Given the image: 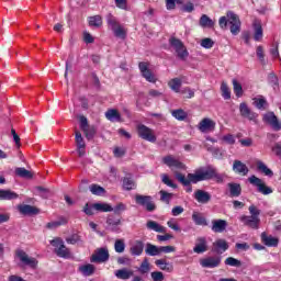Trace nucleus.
I'll return each instance as SVG.
<instances>
[{
	"mask_svg": "<svg viewBox=\"0 0 281 281\" xmlns=\"http://www.w3.org/2000/svg\"><path fill=\"white\" fill-rule=\"evenodd\" d=\"M189 179L192 183H199L201 181H210V179H217L223 181V176L216 172L214 167H200L194 173H189Z\"/></svg>",
	"mask_w": 281,
	"mask_h": 281,
	"instance_id": "f257e3e1",
	"label": "nucleus"
},
{
	"mask_svg": "<svg viewBox=\"0 0 281 281\" xmlns=\"http://www.w3.org/2000/svg\"><path fill=\"white\" fill-rule=\"evenodd\" d=\"M218 25L221 30H227V25H231L229 30L233 36H238V34H240V18H238L234 11H228L226 16H221L218 20Z\"/></svg>",
	"mask_w": 281,
	"mask_h": 281,
	"instance_id": "f03ea898",
	"label": "nucleus"
},
{
	"mask_svg": "<svg viewBox=\"0 0 281 281\" xmlns=\"http://www.w3.org/2000/svg\"><path fill=\"white\" fill-rule=\"evenodd\" d=\"M136 205L144 207L146 212H155L157 210V204L153 201V196L144 195V194H136L134 196Z\"/></svg>",
	"mask_w": 281,
	"mask_h": 281,
	"instance_id": "7ed1b4c3",
	"label": "nucleus"
},
{
	"mask_svg": "<svg viewBox=\"0 0 281 281\" xmlns=\"http://www.w3.org/2000/svg\"><path fill=\"white\" fill-rule=\"evenodd\" d=\"M136 133L140 139H144L145 142H149L150 144H155L157 142V135H155V130L144 125L138 124L136 126Z\"/></svg>",
	"mask_w": 281,
	"mask_h": 281,
	"instance_id": "20e7f679",
	"label": "nucleus"
},
{
	"mask_svg": "<svg viewBox=\"0 0 281 281\" xmlns=\"http://www.w3.org/2000/svg\"><path fill=\"white\" fill-rule=\"evenodd\" d=\"M50 245L55 247V254L58 258H71V250L65 246L63 238L57 237L50 240Z\"/></svg>",
	"mask_w": 281,
	"mask_h": 281,
	"instance_id": "39448f33",
	"label": "nucleus"
},
{
	"mask_svg": "<svg viewBox=\"0 0 281 281\" xmlns=\"http://www.w3.org/2000/svg\"><path fill=\"white\" fill-rule=\"evenodd\" d=\"M109 258H111V255L109 254V248L101 247L94 250V252L90 257V262L102 265L104 262H109Z\"/></svg>",
	"mask_w": 281,
	"mask_h": 281,
	"instance_id": "423d86ee",
	"label": "nucleus"
},
{
	"mask_svg": "<svg viewBox=\"0 0 281 281\" xmlns=\"http://www.w3.org/2000/svg\"><path fill=\"white\" fill-rule=\"evenodd\" d=\"M248 181L249 183H251V186H255V188H257L260 194H263L265 196L269 194H273V189H271V187H267V184L265 183V181H262V179L256 176H251L248 178Z\"/></svg>",
	"mask_w": 281,
	"mask_h": 281,
	"instance_id": "0eeeda50",
	"label": "nucleus"
},
{
	"mask_svg": "<svg viewBox=\"0 0 281 281\" xmlns=\"http://www.w3.org/2000/svg\"><path fill=\"white\" fill-rule=\"evenodd\" d=\"M169 44L171 45V47H173L180 60H186V58H188L189 56L188 49H186V46L183 45V42H181V40L171 37L169 40Z\"/></svg>",
	"mask_w": 281,
	"mask_h": 281,
	"instance_id": "6e6552de",
	"label": "nucleus"
},
{
	"mask_svg": "<svg viewBox=\"0 0 281 281\" xmlns=\"http://www.w3.org/2000/svg\"><path fill=\"white\" fill-rule=\"evenodd\" d=\"M15 256L19 258L22 265H24V267H31V269H36L38 261L34 257L27 256L26 251L19 249L16 250Z\"/></svg>",
	"mask_w": 281,
	"mask_h": 281,
	"instance_id": "1a4fd4ad",
	"label": "nucleus"
},
{
	"mask_svg": "<svg viewBox=\"0 0 281 281\" xmlns=\"http://www.w3.org/2000/svg\"><path fill=\"white\" fill-rule=\"evenodd\" d=\"M162 162L165 164V166H168V168L172 170L173 175H176V172H179L177 170H186V165H183V162H181L173 156L164 157Z\"/></svg>",
	"mask_w": 281,
	"mask_h": 281,
	"instance_id": "9d476101",
	"label": "nucleus"
},
{
	"mask_svg": "<svg viewBox=\"0 0 281 281\" xmlns=\"http://www.w3.org/2000/svg\"><path fill=\"white\" fill-rule=\"evenodd\" d=\"M239 113L241 117H245V120H249L250 122H256L258 120V113L251 111L249 105H247L245 102L239 104Z\"/></svg>",
	"mask_w": 281,
	"mask_h": 281,
	"instance_id": "9b49d317",
	"label": "nucleus"
},
{
	"mask_svg": "<svg viewBox=\"0 0 281 281\" xmlns=\"http://www.w3.org/2000/svg\"><path fill=\"white\" fill-rule=\"evenodd\" d=\"M138 69L143 76V78H145V80H147V82H157V78L155 77V75L153 74V71H150L148 69V63L146 61H140L138 64Z\"/></svg>",
	"mask_w": 281,
	"mask_h": 281,
	"instance_id": "f8f14e48",
	"label": "nucleus"
},
{
	"mask_svg": "<svg viewBox=\"0 0 281 281\" xmlns=\"http://www.w3.org/2000/svg\"><path fill=\"white\" fill-rule=\"evenodd\" d=\"M200 265L203 269H216L221 265V257H206L200 260Z\"/></svg>",
	"mask_w": 281,
	"mask_h": 281,
	"instance_id": "ddd939ff",
	"label": "nucleus"
},
{
	"mask_svg": "<svg viewBox=\"0 0 281 281\" xmlns=\"http://www.w3.org/2000/svg\"><path fill=\"white\" fill-rule=\"evenodd\" d=\"M263 122L270 124L273 131H281V122L278 120V116L273 112H268L263 115Z\"/></svg>",
	"mask_w": 281,
	"mask_h": 281,
	"instance_id": "4468645a",
	"label": "nucleus"
},
{
	"mask_svg": "<svg viewBox=\"0 0 281 281\" xmlns=\"http://www.w3.org/2000/svg\"><path fill=\"white\" fill-rule=\"evenodd\" d=\"M240 221L246 225V227H250V229H258L260 225V218L252 217L251 215H243Z\"/></svg>",
	"mask_w": 281,
	"mask_h": 281,
	"instance_id": "2eb2a0df",
	"label": "nucleus"
},
{
	"mask_svg": "<svg viewBox=\"0 0 281 281\" xmlns=\"http://www.w3.org/2000/svg\"><path fill=\"white\" fill-rule=\"evenodd\" d=\"M229 249V244L225 239H217L213 243L212 251L214 254H225Z\"/></svg>",
	"mask_w": 281,
	"mask_h": 281,
	"instance_id": "dca6fc26",
	"label": "nucleus"
},
{
	"mask_svg": "<svg viewBox=\"0 0 281 281\" xmlns=\"http://www.w3.org/2000/svg\"><path fill=\"white\" fill-rule=\"evenodd\" d=\"M194 199L198 201V203H202L203 205L210 203L212 201V195L207 191H203L201 189H198L194 192Z\"/></svg>",
	"mask_w": 281,
	"mask_h": 281,
	"instance_id": "f3484780",
	"label": "nucleus"
},
{
	"mask_svg": "<svg viewBox=\"0 0 281 281\" xmlns=\"http://www.w3.org/2000/svg\"><path fill=\"white\" fill-rule=\"evenodd\" d=\"M211 229H212V232H214V234H223V232H225V229H227V221L213 220Z\"/></svg>",
	"mask_w": 281,
	"mask_h": 281,
	"instance_id": "a211bd4d",
	"label": "nucleus"
},
{
	"mask_svg": "<svg viewBox=\"0 0 281 281\" xmlns=\"http://www.w3.org/2000/svg\"><path fill=\"white\" fill-rule=\"evenodd\" d=\"M75 139L79 157H85V148H87V144H85V138H82V134L80 132H76Z\"/></svg>",
	"mask_w": 281,
	"mask_h": 281,
	"instance_id": "6ab92c4d",
	"label": "nucleus"
},
{
	"mask_svg": "<svg viewBox=\"0 0 281 281\" xmlns=\"http://www.w3.org/2000/svg\"><path fill=\"white\" fill-rule=\"evenodd\" d=\"M193 251L194 254H205L207 251V239L205 237H198Z\"/></svg>",
	"mask_w": 281,
	"mask_h": 281,
	"instance_id": "aec40b11",
	"label": "nucleus"
},
{
	"mask_svg": "<svg viewBox=\"0 0 281 281\" xmlns=\"http://www.w3.org/2000/svg\"><path fill=\"white\" fill-rule=\"evenodd\" d=\"M176 179L177 181H179V183H181L182 186H184L186 192L190 193L192 192V181L190 180V177L186 175L181 173V172H176Z\"/></svg>",
	"mask_w": 281,
	"mask_h": 281,
	"instance_id": "412c9836",
	"label": "nucleus"
},
{
	"mask_svg": "<svg viewBox=\"0 0 281 281\" xmlns=\"http://www.w3.org/2000/svg\"><path fill=\"white\" fill-rule=\"evenodd\" d=\"M146 227L147 229H149V232H156L157 234H166V232L168 231L166 226H162L153 220L147 221Z\"/></svg>",
	"mask_w": 281,
	"mask_h": 281,
	"instance_id": "4be33fe9",
	"label": "nucleus"
},
{
	"mask_svg": "<svg viewBox=\"0 0 281 281\" xmlns=\"http://www.w3.org/2000/svg\"><path fill=\"white\" fill-rule=\"evenodd\" d=\"M135 272L128 268H122L114 271V276L117 280H131Z\"/></svg>",
	"mask_w": 281,
	"mask_h": 281,
	"instance_id": "5701e85b",
	"label": "nucleus"
},
{
	"mask_svg": "<svg viewBox=\"0 0 281 281\" xmlns=\"http://www.w3.org/2000/svg\"><path fill=\"white\" fill-rule=\"evenodd\" d=\"M252 30L255 32L254 41H256L257 43H259V41H262L263 32H262V23L260 22V20H254Z\"/></svg>",
	"mask_w": 281,
	"mask_h": 281,
	"instance_id": "b1692460",
	"label": "nucleus"
},
{
	"mask_svg": "<svg viewBox=\"0 0 281 281\" xmlns=\"http://www.w3.org/2000/svg\"><path fill=\"white\" fill-rule=\"evenodd\" d=\"M18 210L20 214H24V216H34V214H38V209L30 204L19 205Z\"/></svg>",
	"mask_w": 281,
	"mask_h": 281,
	"instance_id": "393cba45",
	"label": "nucleus"
},
{
	"mask_svg": "<svg viewBox=\"0 0 281 281\" xmlns=\"http://www.w3.org/2000/svg\"><path fill=\"white\" fill-rule=\"evenodd\" d=\"M261 240L266 247H278L280 239L278 237H273L271 235H267V233L261 234Z\"/></svg>",
	"mask_w": 281,
	"mask_h": 281,
	"instance_id": "a878e982",
	"label": "nucleus"
},
{
	"mask_svg": "<svg viewBox=\"0 0 281 281\" xmlns=\"http://www.w3.org/2000/svg\"><path fill=\"white\" fill-rule=\"evenodd\" d=\"M233 170L237 175H243V177L247 176L249 173V168H247V165H245L240 160H235L233 164Z\"/></svg>",
	"mask_w": 281,
	"mask_h": 281,
	"instance_id": "bb28decb",
	"label": "nucleus"
},
{
	"mask_svg": "<svg viewBox=\"0 0 281 281\" xmlns=\"http://www.w3.org/2000/svg\"><path fill=\"white\" fill-rule=\"evenodd\" d=\"M130 254L132 256H142L144 254V241L135 240L130 247Z\"/></svg>",
	"mask_w": 281,
	"mask_h": 281,
	"instance_id": "cd10ccee",
	"label": "nucleus"
},
{
	"mask_svg": "<svg viewBox=\"0 0 281 281\" xmlns=\"http://www.w3.org/2000/svg\"><path fill=\"white\" fill-rule=\"evenodd\" d=\"M156 267H159L161 271H167V273H172L175 271V266L172 263L166 261V259H157L155 261Z\"/></svg>",
	"mask_w": 281,
	"mask_h": 281,
	"instance_id": "c85d7f7f",
	"label": "nucleus"
},
{
	"mask_svg": "<svg viewBox=\"0 0 281 281\" xmlns=\"http://www.w3.org/2000/svg\"><path fill=\"white\" fill-rule=\"evenodd\" d=\"M19 199L16 192L12 190L0 189V201H14Z\"/></svg>",
	"mask_w": 281,
	"mask_h": 281,
	"instance_id": "c756f323",
	"label": "nucleus"
},
{
	"mask_svg": "<svg viewBox=\"0 0 281 281\" xmlns=\"http://www.w3.org/2000/svg\"><path fill=\"white\" fill-rule=\"evenodd\" d=\"M228 189H229V196L232 199L234 198H238L240 196V194L243 193V188L240 187L239 183H236V182H229L227 184Z\"/></svg>",
	"mask_w": 281,
	"mask_h": 281,
	"instance_id": "7c9ffc66",
	"label": "nucleus"
},
{
	"mask_svg": "<svg viewBox=\"0 0 281 281\" xmlns=\"http://www.w3.org/2000/svg\"><path fill=\"white\" fill-rule=\"evenodd\" d=\"M120 224H121L120 218L109 216L108 220H106L108 229H110V232H115L116 234H119Z\"/></svg>",
	"mask_w": 281,
	"mask_h": 281,
	"instance_id": "2f4dec72",
	"label": "nucleus"
},
{
	"mask_svg": "<svg viewBox=\"0 0 281 281\" xmlns=\"http://www.w3.org/2000/svg\"><path fill=\"white\" fill-rule=\"evenodd\" d=\"M192 221L195 225H200L202 227H207V220L203 216V213L194 211L192 213Z\"/></svg>",
	"mask_w": 281,
	"mask_h": 281,
	"instance_id": "473e14b6",
	"label": "nucleus"
},
{
	"mask_svg": "<svg viewBox=\"0 0 281 281\" xmlns=\"http://www.w3.org/2000/svg\"><path fill=\"white\" fill-rule=\"evenodd\" d=\"M105 117L110 122H123L122 121V114L115 109H110L105 112Z\"/></svg>",
	"mask_w": 281,
	"mask_h": 281,
	"instance_id": "72a5a7b5",
	"label": "nucleus"
},
{
	"mask_svg": "<svg viewBox=\"0 0 281 281\" xmlns=\"http://www.w3.org/2000/svg\"><path fill=\"white\" fill-rule=\"evenodd\" d=\"M200 27H209L212 30L214 25H216V22L212 20L207 14H202L199 21Z\"/></svg>",
	"mask_w": 281,
	"mask_h": 281,
	"instance_id": "f704fd0d",
	"label": "nucleus"
},
{
	"mask_svg": "<svg viewBox=\"0 0 281 281\" xmlns=\"http://www.w3.org/2000/svg\"><path fill=\"white\" fill-rule=\"evenodd\" d=\"M252 100H254V105L259 111H265L269 106V103L267 102V99H265L262 95L254 98Z\"/></svg>",
	"mask_w": 281,
	"mask_h": 281,
	"instance_id": "c9c22d12",
	"label": "nucleus"
},
{
	"mask_svg": "<svg viewBox=\"0 0 281 281\" xmlns=\"http://www.w3.org/2000/svg\"><path fill=\"white\" fill-rule=\"evenodd\" d=\"M79 271L80 273H82V276H85L86 278H89V276H93V273H95V266L91 263H87V265L80 266Z\"/></svg>",
	"mask_w": 281,
	"mask_h": 281,
	"instance_id": "e433bc0d",
	"label": "nucleus"
},
{
	"mask_svg": "<svg viewBox=\"0 0 281 281\" xmlns=\"http://www.w3.org/2000/svg\"><path fill=\"white\" fill-rule=\"evenodd\" d=\"M256 166L257 170H259V172H262V175H265L266 177H273V171L269 169V167H267V165L262 162V160H257Z\"/></svg>",
	"mask_w": 281,
	"mask_h": 281,
	"instance_id": "4c0bfd02",
	"label": "nucleus"
},
{
	"mask_svg": "<svg viewBox=\"0 0 281 281\" xmlns=\"http://www.w3.org/2000/svg\"><path fill=\"white\" fill-rule=\"evenodd\" d=\"M210 128H214V121L210 119H203L199 123V131H201V133H205V131H210Z\"/></svg>",
	"mask_w": 281,
	"mask_h": 281,
	"instance_id": "58836bf2",
	"label": "nucleus"
},
{
	"mask_svg": "<svg viewBox=\"0 0 281 281\" xmlns=\"http://www.w3.org/2000/svg\"><path fill=\"white\" fill-rule=\"evenodd\" d=\"M171 115L175 120H178V122H184V120H188V112H184L183 109L172 110Z\"/></svg>",
	"mask_w": 281,
	"mask_h": 281,
	"instance_id": "ea45409f",
	"label": "nucleus"
},
{
	"mask_svg": "<svg viewBox=\"0 0 281 281\" xmlns=\"http://www.w3.org/2000/svg\"><path fill=\"white\" fill-rule=\"evenodd\" d=\"M89 190L91 194H94V196H102L103 194H106V190L103 187H100V184H90Z\"/></svg>",
	"mask_w": 281,
	"mask_h": 281,
	"instance_id": "a19ab883",
	"label": "nucleus"
},
{
	"mask_svg": "<svg viewBox=\"0 0 281 281\" xmlns=\"http://www.w3.org/2000/svg\"><path fill=\"white\" fill-rule=\"evenodd\" d=\"M92 207L97 211V212H113V206H111V204L109 203H94L92 204Z\"/></svg>",
	"mask_w": 281,
	"mask_h": 281,
	"instance_id": "79ce46f5",
	"label": "nucleus"
},
{
	"mask_svg": "<svg viewBox=\"0 0 281 281\" xmlns=\"http://www.w3.org/2000/svg\"><path fill=\"white\" fill-rule=\"evenodd\" d=\"M145 254L146 256H159V246H155L150 243H147Z\"/></svg>",
	"mask_w": 281,
	"mask_h": 281,
	"instance_id": "37998d69",
	"label": "nucleus"
},
{
	"mask_svg": "<svg viewBox=\"0 0 281 281\" xmlns=\"http://www.w3.org/2000/svg\"><path fill=\"white\" fill-rule=\"evenodd\" d=\"M15 175L18 177H21L22 179H32L33 175L32 171L23 168V167H19L15 169Z\"/></svg>",
	"mask_w": 281,
	"mask_h": 281,
	"instance_id": "c03bdc74",
	"label": "nucleus"
},
{
	"mask_svg": "<svg viewBox=\"0 0 281 281\" xmlns=\"http://www.w3.org/2000/svg\"><path fill=\"white\" fill-rule=\"evenodd\" d=\"M123 190H135V181L133 180V177L127 176L123 178Z\"/></svg>",
	"mask_w": 281,
	"mask_h": 281,
	"instance_id": "a18cd8bd",
	"label": "nucleus"
},
{
	"mask_svg": "<svg viewBox=\"0 0 281 281\" xmlns=\"http://www.w3.org/2000/svg\"><path fill=\"white\" fill-rule=\"evenodd\" d=\"M168 85L172 91H175L176 93H181V79H171Z\"/></svg>",
	"mask_w": 281,
	"mask_h": 281,
	"instance_id": "49530a36",
	"label": "nucleus"
},
{
	"mask_svg": "<svg viewBox=\"0 0 281 281\" xmlns=\"http://www.w3.org/2000/svg\"><path fill=\"white\" fill-rule=\"evenodd\" d=\"M221 92H222V98H224V100L232 99V90H229V87L225 81H223L221 85Z\"/></svg>",
	"mask_w": 281,
	"mask_h": 281,
	"instance_id": "de8ad7c7",
	"label": "nucleus"
},
{
	"mask_svg": "<svg viewBox=\"0 0 281 281\" xmlns=\"http://www.w3.org/2000/svg\"><path fill=\"white\" fill-rule=\"evenodd\" d=\"M90 27H100L102 25V16L93 15L88 19Z\"/></svg>",
	"mask_w": 281,
	"mask_h": 281,
	"instance_id": "09e8293b",
	"label": "nucleus"
},
{
	"mask_svg": "<svg viewBox=\"0 0 281 281\" xmlns=\"http://www.w3.org/2000/svg\"><path fill=\"white\" fill-rule=\"evenodd\" d=\"M233 91L236 98H243V85L236 79H233Z\"/></svg>",
	"mask_w": 281,
	"mask_h": 281,
	"instance_id": "8fccbe9b",
	"label": "nucleus"
},
{
	"mask_svg": "<svg viewBox=\"0 0 281 281\" xmlns=\"http://www.w3.org/2000/svg\"><path fill=\"white\" fill-rule=\"evenodd\" d=\"M224 265H226V267H243V262L234 257L226 258Z\"/></svg>",
	"mask_w": 281,
	"mask_h": 281,
	"instance_id": "3c124183",
	"label": "nucleus"
},
{
	"mask_svg": "<svg viewBox=\"0 0 281 281\" xmlns=\"http://www.w3.org/2000/svg\"><path fill=\"white\" fill-rule=\"evenodd\" d=\"M112 32L116 38H122L123 41L126 38V30H124V27H122L120 24L119 26L114 27Z\"/></svg>",
	"mask_w": 281,
	"mask_h": 281,
	"instance_id": "603ef678",
	"label": "nucleus"
},
{
	"mask_svg": "<svg viewBox=\"0 0 281 281\" xmlns=\"http://www.w3.org/2000/svg\"><path fill=\"white\" fill-rule=\"evenodd\" d=\"M126 249V244H124V239H116L114 243V250L116 254H124Z\"/></svg>",
	"mask_w": 281,
	"mask_h": 281,
	"instance_id": "864d4df0",
	"label": "nucleus"
},
{
	"mask_svg": "<svg viewBox=\"0 0 281 281\" xmlns=\"http://www.w3.org/2000/svg\"><path fill=\"white\" fill-rule=\"evenodd\" d=\"M268 82L274 89V91L278 89V87H280L278 76H276L273 72L268 75Z\"/></svg>",
	"mask_w": 281,
	"mask_h": 281,
	"instance_id": "5fc2aeb1",
	"label": "nucleus"
},
{
	"mask_svg": "<svg viewBox=\"0 0 281 281\" xmlns=\"http://www.w3.org/2000/svg\"><path fill=\"white\" fill-rule=\"evenodd\" d=\"M82 131L88 139H92L93 137H95V133H98V130L93 125L88 126Z\"/></svg>",
	"mask_w": 281,
	"mask_h": 281,
	"instance_id": "6e6d98bb",
	"label": "nucleus"
},
{
	"mask_svg": "<svg viewBox=\"0 0 281 281\" xmlns=\"http://www.w3.org/2000/svg\"><path fill=\"white\" fill-rule=\"evenodd\" d=\"M66 243L68 245H78V243H82V238L78 234H72L66 238Z\"/></svg>",
	"mask_w": 281,
	"mask_h": 281,
	"instance_id": "4d7b16f0",
	"label": "nucleus"
},
{
	"mask_svg": "<svg viewBox=\"0 0 281 281\" xmlns=\"http://www.w3.org/2000/svg\"><path fill=\"white\" fill-rule=\"evenodd\" d=\"M139 273H148L150 271V262H148V258H145L138 268Z\"/></svg>",
	"mask_w": 281,
	"mask_h": 281,
	"instance_id": "13d9d810",
	"label": "nucleus"
},
{
	"mask_svg": "<svg viewBox=\"0 0 281 281\" xmlns=\"http://www.w3.org/2000/svg\"><path fill=\"white\" fill-rule=\"evenodd\" d=\"M106 23L109 26H111V30H115L120 25V22H117V19L113 16V14H109L106 16Z\"/></svg>",
	"mask_w": 281,
	"mask_h": 281,
	"instance_id": "bf43d9fd",
	"label": "nucleus"
},
{
	"mask_svg": "<svg viewBox=\"0 0 281 281\" xmlns=\"http://www.w3.org/2000/svg\"><path fill=\"white\" fill-rule=\"evenodd\" d=\"M60 225H67V220L61 218L59 221H55V222H49L46 227L48 229H56V227H60Z\"/></svg>",
	"mask_w": 281,
	"mask_h": 281,
	"instance_id": "052dcab7",
	"label": "nucleus"
},
{
	"mask_svg": "<svg viewBox=\"0 0 281 281\" xmlns=\"http://www.w3.org/2000/svg\"><path fill=\"white\" fill-rule=\"evenodd\" d=\"M161 180H162V183H165V186H168V188H172L173 190H177V183H175L170 179V177H168V175H162Z\"/></svg>",
	"mask_w": 281,
	"mask_h": 281,
	"instance_id": "680f3d73",
	"label": "nucleus"
},
{
	"mask_svg": "<svg viewBox=\"0 0 281 281\" xmlns=\"http://www.w3.org/2000/svg\"><path fill=\"white\" fill-rule=\"evenodd\" d=\"M210 150H211L213 157H215V159H223V157H225V150H223L218 147H214Z\"/></svg>",
	"mask_w": 281,
	"mask_h": 281,
	"instance_id": "e2e57ef3",
	"label": "nucleus"
},
{
	"mask_svg": "<svg viewBox=\"0 0 281 281\" xmlns=\"http://www.w3.org/2000/svg\"><path fill=\"white\" fill-rule=\"evenodd\" d=\"M159 194H160V201H162L164 203L169 204L170 201L172 200V193H168V192L161 190L159 192Z\"/></svg>",
	"mask_w": 281,
	"mask_h": 281,
	"instance_id": "0e129e2a",
	"label": "nucleus"
},
{
	"mask_svg": "<svg viewBox=\"0 0 281 281\" xmlns=\"http://www.w3.org/2000/svg\"><path fill=\"white\" fill-rule=\"evenodd\" d=\"M201 47H204V49H212V47H214V41L210 37H205L201 41Z\"/></svg>",
	"mask_w": 281,
	"mask_h": 281,
	"instance_id": "69168bd1",
	"label": "nucleus"
},
{
	"mask_svg": "<svg viewBox=\"0 0 281 281\" xmlns=\"http://www.w3.org/2000/svg\"><path fill=\"white\" fill-rule=\"evenodd\" d=\"M180 93H181V95H183V98H187V99L194 98V90H192L189 87L183 88L182 90H180Z\"/></svg>",
	"mask_w": 281,
	"mask_h": 281,
	"instance_id": "338daca9",
	"label": "nucleus"
},
{
	"mask_svg": "<svg viewBox=\"0 0 281 281\" xmlns=\"http://www.w3.org/2000/svg\"><path fill=\"white\" fill-rule=\"evenodd\" d=\"M151 279L153 281H164L165 280L164 272L161 271L151 272Z\"/></svg>",
	"mask_w": 281,
	"mask_h": 281,
	"instance_id": "774afa93",
	"label": "nucleus"
}]
</instances>
